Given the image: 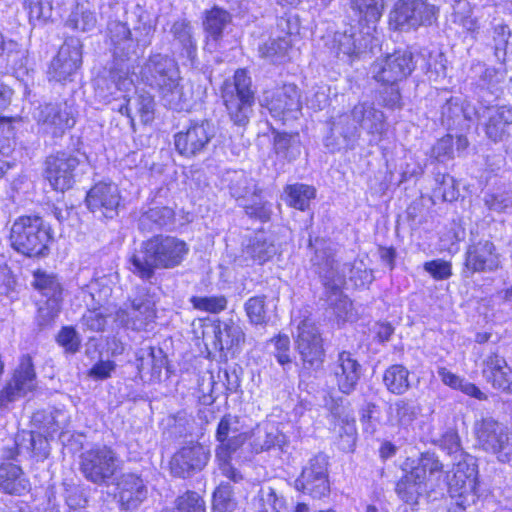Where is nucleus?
Here are the masks:
<instances>
[{
  "mask_svg": "<svg viewBox=\"0 0 512 512\" xmlns=\"http://www.w3.org/2000/svg\"><path fill=\"white\" fill-rule=\"evenodd\" d=\"M469 120L460 98L451 96L441 106V122L447 129L462 127Z\"/></svg>",
  "mask_w": 512,
  "mask_h": 512,
  "instance_id": "obj_40",
  "label": "nucleus"
},
{
  "mask_svg": "<svg viewBox=\"0 0 512 512\" xmlns=\"http://www.w3.org/2000/svg\"><path fill=\"white\" fill-rule=\"evenodd\" d=\"M36 387L37 376L32 357L29 354L23 355L11 379L0 390V410L8 408L9 404L24 397Z\"/></svg>",
  "mask_w": 512,
  "mask_h": 512,
  "instance_id": "obj_11",
  "label": "nucleus"
},
{
  "mask_svg": "<svg viewBox=\"0 0 512 512\" xmlns=\"http://www.w3.org/2000/svg\"><path fill=\"white\" fill-rule=\"evenodd\" d=\"M141 79L147 85L162 89L174 83L176 80H182L177 63L170 57L162 54L151 55L140 71Z\"/></svg>",
  "mask_w": 512,
  "mask_h": 512,
  "instance_id": "obj_16",
  "label": "nucleus"
},
{
  "mask_svg": "<svg viewBox=\"0 0 512 512\" xmlns=\"http://www.w3.org/2000/svg\"><path fill=\"white\" fill-rule=\"evenodd\" d=\"M332 373L339 391L349 395L356 389L360 380L361 365L350 352L341 351L332 364Z\"/></svg>",
  "mask_w": 512,
  "mask_h": 512,
  "instance_id": "obj_24",
  "label": "nucleus"
},
{
  "mask_svg": "<svg viewBox=\"0 0 512 512\" xmlns=\"http://www.w3.org/2000/svg\"><path fill=\"white\" fill-rule=\"evenodd\" d=\"M24 4L33 26L53 21L52 0H25Z\"/></svg>",
  "mask_w": 512,
  "mask_h": 512,
  "instance_id": "obj_50",
  "label": "nucleus"
},
{
  "mask_svg": "<svg viewBox=\"0 0 512 512\" xmlns=\"http://www.w3.org/2000/svg\"><path fill=\"white\" fill-rule=\"evenodd\" d=\"M189 249L176 237L155 235L134 250L129 262L131 271L143 280H150L156 269H172L182 263Z\"/></svg>",
  "mask_w": 512,
  "mask_h": 512,
  "instance_id": "obj_1",
  "label": "nucleus"
},
{
  "mask_svg": "<svg viewBox=\"0 0 512 512\" xmlns=\"http://www.w3.org/2000/svg\"><path fill=\"white\" fill-rule=\"evenodd\" d=\"M163 104L175 111L189 110L194 103L193 85L176 80L160 92Z\"/></svg>",
  "mask_w": 512,
  "mask_h": 512,
  "instance_id": "obj_26",
  "label": "nucleus"
},
{
  "mask_svg": "<svg viewBox=\"0 0 512 512\" xmlns=\"http://www.w3.org/2000/svg\"><path fill=\"white\" fill-rule=\"evenodd\" d=\"M82 63V43L76 37H69L52 60L49 76L57 82L70 81Z\"/></svg>",
  "mask_w": 512,
  "mask_h": 512,
  "instance_id": "obj_17",
  "label": "nucleus"
},
{
  "mask_svg": "<svg viewBox=\"0 0 512 512\" xmlns=\"http://www.w3.org/2000/svg\"><path fill=\"white\" fill-rule=\"evenodd\" d=\"M359 128L369 135L380 138L386 131L384 113L372 102H359L353 107L350 115L344 114L338 117L333 123L332 131L349 140L357 136Z\"/></svg>",
  "mask_w": 512,
  "mask_h": 512,
  "instance_id": "obj_4",
  "label": "nucleus"
},
{
  "mask_svg": "<svg viewBox=\"0 0 512 512\" xmlns=\"http://www.w3.org/2000/svg\"><path fill=\"white\" fill-rule=\"evenodd\" d=\"M426 482L418 481L410 471L396 484V493L406 503L416 504L419 496L425 491Z\"/></svg>",
  "mask_w": 512,
  "mask_h": 512,
  "instance_id": "obj_46",
  "label": "nucleus"
},
{
  "mask_svg": "<svg viewBox=\"0 0 512 512\" xmlns=\"http://www.w3.org/2000/svg\"><path fill=\"white\" fill-rule=\"evenodd\" d=\"M285 193L289 206L302 211L308 208L310 200L315 197V189L312 186L298 183L287 186Z\"/></svg>",
  "mask_w": 512,
  "mask_h": 512,
  "instance_id": "obj_49",
  "label": "nucleus"
},
{
  "mask_svg": "<svg viewBox=\"0 0 512 512\" xmlns=\"http://www.w3.org/2000/svg\"><path fill=\"white\" fill-rule=\"evenodd\" d=\"M251 506L255 512H286L284 498L278 496L270 486L259 489L251 501Z\"/></svg>",
  "mask_w": 512,
  "mask_h": 512,
  "instance_id": "obj_38",
  "label": "nucleus"
},
{
  "mask_svg": "<svg viewBox=\"0 0 512 512\" xmlns=\"http://www.w3.org/2000/svg\"><path fill=\"white\" fill-rule=\"evenodd\" d=\"M45 175L54 190L65 191L75 183L77 169L86 165L84 155L58 151L46 158Z\"/></svg>",
  "mask_w": 512,
  "mask_h": 512,
  "instance_id": "obj_9",
  "label": "nucleus"
},
{
  "mask_svg": "<svg viewBox=\"0 0 512 512\" xmlns=\"http://www.w3.org/2000/svg\"><path fill=\"white\" fill-rule=\"evenodd\" d=\"M215 133L214 125L207 120L191 122L174 135L175 149L186 158L203 155L209 150Z\"/></svg>",
  "mask_w": 512,
  "mask_h": 512,
  "instance_id": "obj_8",
  "label": "nucleus"
},
{
  "mask_svg": "<svg viewBox=\"0 0 512 512\" xmlns=\"http://www.w3.org/2000/svg\"><path fill=\"white\" fill-rule=\"evenodd\" d=\"M372 37L357 28L350 26L344 31L336 32L333 37V48L336 56L347 62H353L369 53Z\"/></svg>",
  "mask_w": 512,
  "mask_h": 512,
  "instance_id": "obj_22",
  "label": "nucleus"
},
{
  "mask_svg": "<svg viewBox=\"0 0 512 512\" xmlns=\"http://www.w3.org/2000/svg\"><path fill=\"white\" fill-rule=\"evenodd\" d=\"M147 496V491H132L127 489L124 491H118V503L120 508L125 511H133L139 507Z\"/></svg>",
  "mask_w": 512,
  "mask_h": 512,
  "instance_id": "obj_63",
  "label": "nucleus"
},
{
  "mask_svg": "<svg viewBox=\"0 0 512 512\" xmlns=\"http://www.w3.org/2000/svg\"><path fill=\"white\" fill-rule=\"evenodd\" d=\"M309 248L313 251L310 258L311 267L320 277L323 286L344 280V270L340 271L330 242L316 238L309 241Z\"/></svg>",
  "mask_w": 512,
  "mask_h": 512,
  "instance_id": "obj_15",
  "label": "nucleus"
},
{
  "mask_svg": "<svg viewBox=\"0 0 512 512\" xmlns=\"http://www.w3.org/2000/svg\"><path fill=\"white\" fill-rule=\"evenodd\" d=\"M251 78L246 70L235 71L233 80H226L222 90V98L228 115L233 124L245 127L250 120L255 103L254 91L251 88Z\"/></svg>",
  "mask_w": 512,
  "mask_h": 512,
  "instance_id": "obj_3",
  "label": "nucleus"
},
{
  "mask_svg": "<svg viewBox=\"0 0 512 512\" xmlns=\"http://www.w3.org/2000/svg\"><path fill=\"white\" fill-rule=\"evenodd\" d=\"M62 299L49 298L44 306L38 310V321L40 326L49 325L58 316L60 312V303Z\"/></svg>",
  "mask_w": 512,
  "mask_h": 512,
  "instance_id": "obj_64",
  "label": "nucleus"
},
{
  "mask_svg": "<svg viewBox=\"0 0 512 512\" xmlns=\"http://www.w3.org/2000/svg\"><path fill=\"white\" fill-rule=\"evenodd\" d=\"M215 337L221 349L232 350L238 348L245 340L241 326L233 321L222 322L218 325Z\"/></svg>",
  "mask_w": 512,
  "mask_h": 512,
  "instance_id": "obj_44",
  "label": "nucleus"
},
{
  "mask_svg": "<svg viewBox=\"0 0 512 512\" xmlns=\"http://www.w3.org/2000/svg\"><path fill=\"white\" fill-rule=\"evenodd\" d=\"M66 416L60 410L51 412L37 411L32 416V423L42 434L52 437L65 427Z\"/></svg>",
  "mask_w": 512,
  "mask_h": 512,
  "instance_id": "obj_42",
  "label": "nucleus"
},
{
  "mask_svg": "<svg viewBox=\"0 0 512 512\" xmlns=\"http://www.w3.org/2000/svg\"><path fill=\"white\" fill-rule=\"evenodd\" d=\"M295 347L304 369L317 370L322 366L325 358L323 339L311 319L305 318L298 324Z\"/></svg>",
  "mask_w": 512,
  "mask_h": 512,
  "instance_id": "obj_10",
  "label": "nucleus"
},
{
  "mask_svg": "<svg viewBox=\"0 0 512 512\" xmlns=\"http://www.w3.org/2000/svg\"><path fill=\"white\" fill-rule=\"evenodd\" d=\"M483 375L493 387L512 393V370L503 357L497 354L485 360Z\"/></svg>",
  "mask_w": 512,
  "mask_h": 512,
  "instance_id": "obj_28",
  "label": "nucleus"
},
{
  "mask_svg": "<svg viewBox=\"0 0 512 512\" xmlns=\"http://www.w3.org/2000/svg\"><path fill=\"white\" fill-rule=\"evenodd\" d=\"M121 196L114 183L100 182L87 193L88 209L99 219H113L118 215Z\"/></svg>",
  "mask_w": 512,
  "mask_h": 512,
  "instance_id": "obj_18",
  "label": "nucleus"
},
{
  "mask_svg": "<svg viewBox=\"0 0 512 512\" xmlns=\"http://www.w3.org/2000/svg\"><path fill=\"white\" fill-rule=\"evenodd\" d=\"M33 117L39 130L52 138H61L76 124V110L67 101L39 105Z\"/></svg>",
  "mask_w": 512,
  "mask_h": 512,
  "instance_id": "obj_7",
  "label": "nucleus"
},
{
  "mask_svg": "<svg viewBox=\"0 0 512 512\" xmlns=\"http://www.w3.org/2000/svg\"><path fill=\"white\" fill-rule=\"evenodd\" d=\"M57 342L66 352L74 354L80 348L81 338L73 327H63L57 335Z\"/></svg>",
  "mask_w": 512,
  "mask_h": 512,
  "instance_id": "obj_62",
  "label": "nucleus"
},
{
  "mask_svg": "<svg viewBox=\"0 0 512 512\" xmlns=\"http://www.w3.org/2000/svg\"><path fill=\"white\" fill-rule=\"evenodd\" d=\"M411 471L418 481L427 482L432 477H437V479L440 477L443 472V464L435 453L424 452L421 453L417 466L413 467Z\"/></svg>",
  "mask_w": 512,
  "mask_h": 512,
  "instance_id": "obj_45",
  "label": "nucleus"
},
{
  "mask_svg": "<svg viewBox=\"0 0 512 512\" xmlns=\"http://www.w3.org/2000/svg\"><path fill=\"white\" fill-rule=\"evenodd\" d=\"M119 463L116 452L106 445L91 448L80 455L82 475L99 486H108L113 482Z\"/></svg>",
  "mask_w": 512,
  "mask_h": 512,
  "instance_id": "obj_6",
  "label": "nucleus"
},
{
  "mask_svg": "<svg viewBox=\"0 0 512 512\" xmlns=\"http://www.w3.org/2000/svg\"><path fill=\"white\" fill-rule=\"evenodd\" d=\"M296 488L313 498H322L330 492L328 459L324 454L312 457L295 481Z\"/></svg>",
  "mask_w": 512,
  "mask_h": 512,
  "instance_id": "obj_12",
  "label": "nucleus"
},
{
  "mask_svg": "<svg viewBox=\"0 0 512 512\" xmlns=\"http://www.w3.org/2000/svg\"><path fill=\"white\" fill-rule=\"evenodd\" d=\"M231 14L217 6L205 11L203 29L207 34V45L211 42L217 43L222 39L225 29L231 24Z\"/></svg>",
  "mask_w": 512,
  "mask_h": 512,
  "instance_id": "obj_30",
  "label": "nucleus"
},
{
  "mask_svg": "<svg viewBox=\"0 0 512 512\" xmlns=\"http://www.w3.org/2000/svg\"><path fill=\"white\" fill-rule=\"evenodd\" d=\"M266 106L271 116L283 124L297 119L301 113L302 101L295 84H284L265 96Z\"/></svg>",
  "mask_w": 512,
  "mask_h": 512,
  "instance_id": "obj_14",
  "label": "nucleus"
},
{
  "mask_svg": "<svg viewBox=\"0 0 512 512\" xmlns=\"http://www.w3.org/2000/svg\"><path fill=\"white\" fill-rule=\"evenodd\" d=\"M246 314L252 324L260 325L266 321L265 297H251L245 303Z\"/></svg>",
  "mask_w": 512,
  "mask_h": 512,
  "instance_id": "obj_61",
  "label": "nucleus"
},
{
  "mask_svg": "<svg viewBox=\"0 0 512 512\" xmlns=\"http://www.w3.org/2000/svg\"><path fill=\"white\" fill-rule=\"evenodd\" d=\"M438 375L445 385L453 388H460L464 393L480 398V390L477 386L464 381L445 367H440L438 369Z\"/></svg>",
  "mask_w": 512,
  "mask_h": 512,
  "instance_id": "obj_58",
  "label": "nucleus"
},
{
  "mask_svg": "<svg viewBox=\"0 0 512 512\" xmlns=\"http://www.w3.org/2000/svg\"><path fill=\"white\" fill-rule=\"evenodd\" d=\"M290 48V40L287 37L271 39L259 48L263 58L276 63L281 62Z\"/></svg>",
  "mask_w": 512,
  "mask_h": 512,
  "instance_id": "obj_53",
  "label": "nucleus"
},
{
  "mask_svg": "<svg viewBox=\"0 0 512 512\" xmlns=\"http://www.w3.org/2000/svg\"><path fill=\"white\" fill-rule=\"evenodd\" d=\"M165 364L166 356L161 348L148 346L136 352V368L141 379L160 377Z\"/></svg>",
  "mask_w": 512,
  "mask_h": 512,
  "instance_id": "obj_27",
  "label": "nucleus"
},
{
  "mask_svg": "<svg viewBox=\"0 0 512 512\" xmlns=\"http://www.w3.org/2000/svg\"><path fill=\"white\" fill-rule=\"evenodd\" d=\"M273 149L277 157L288 162L296 160L301 154L298 134H289L273 130Z\"/></svg>",
  "mask_w": 512,
  "mask_h": 512,
  "instance_id": "obj_31",
  "label": "nucleus"
},
{
  "mask_svg": "<svg viewBox=\"0 0 512 512\" xmlns=\"http://www.w3.org/2000/svg\"><path fill=\"white\" fill-rule=\"evenodd\" d=\"M96 24L97 19L95 13L86 9L83 5H78L76 9L71 12L66 21L67 27L81 32L94 30Z\"/></svg>",
  "mask_w": 512,
  "mask_h": 512,
  "instance_id": "obj_52",
  "label": "nucleus"
},
{
  "mask_svg": "<svg viewBox=\"0 0 512 512\" xmlns=\"http://www.w3.org/2000/svg\"><path fill=\"white\" fill-rule=\"evenodd\" d=\"M229 192L237 200L258 197L261 189L257 182L244 171H233L229 174Z\"/></svg>",
  "mask_w": 512,
  "mask_h": 512,
  "instance_id": "obj_35",
  "label": "nucleus"
},
{
  "mask_svg": "<svg viewBox=\"0 0 512 512\" xmlns=\"http://www.w3.org/2000/svg\"><path fill=\"white\" fill-rule=\"evenodd\" d=\"M170 33L174 42L182 48L187 58L193 60L197 52V41L191 23L186 19L177 20L172 24Z\"/></svg>",
  "mask_w": 512,
  "mask_h": 512,
  "instance_id": "obj_33",
  "label": "nucleus"
},
{
  "mask_svg": "<svg viewBox=\"0 0 512 512\" xmlns=\"http://www.w3.org/2000/svg\"><path fill=\"white\" fill-rule=\"evenodd\" d=\"M134 110L142 123L148 124L154 119L155 101L151 94L142 92L132 98Z\"/></svg>",
  "mask_w": 512,
  "mask_h": 512,
  "instance_id": "obj_57",
  "label": "nucleus"
},
{
  "mask_svg": "<svg viewBox=\"0 0 512 512\" xmlns=\"http://www.w3.org/2000/svg\"><path fill=\"white\" fill-rule=\"evenodd\" d=\"M155 317V303L145 293L135 297L130 305L120 308L116 313V321L135 331L147 330Z\"/></svg>",
  "mask_w": 512,
  "mask_h": 512,
  "instance_id": "obj_19",
  "label": "nucleus"
},
{
  "mask_svg": "<svg viewBox=\"0 0 512 512\" xmlns=\"http://www.w3.org/2000/svg\"><path fill=\"white\" fill-rule=\"evenodd\" d=\"M344 280L337 281L331 285L324 286L325 300L334 314L340 319H348L352 311V303L349 298L343 294L341 285Z\"/></svg>",
  "mask_w": 512,
  "mask_h": 512,
  "instance_id": "obj_37",
  "label": "nucleus"
},
{
  "mask_svg": "<svg viewBox=\"0 0 512 512\" xmlns=\"http://www.w3.org/2000/svg\"><path fill=\"white\" fill-rule=\"evenodd\" d=\"M505 80V70L502 64L499 68H486L482 75V101L490 103L497 99L503 93V83Z\"/></svg>",
  "mask_w": 512,
  "mask_h": 512,
  "instance_id": "obj_39",
  "label": "nucleus"
},
{
  "mask_svg": "<svg viewBox=\"0 0 512 512\" xmlns=\"http://www.w3.org/2000/svg\"><path fill=\"white\" fill-rule=\"evenodd\" d=\"M236 507L231 482H221L213 493V512H234Z\"/></svg>",
  "mask_w": 512,
  "mask_h": 512,
  "instance_id": "obj_51",
  "label": "nucleus"
},
{
  "mask_svg": "<svg viewBox=\"0 0 512 512\" xmlns=\"http://www.w3.org/2000/svg\"><path fill=\"white\" fill-rule=\"evenodd\" d=\"M173 512H205V502L200 495L193 491H188L179 496L175 501Z\"/></svg>",
  "mask_w": 512,
  "mask_h": 512,
  "instance_id": "obj_60",
  "label": "nucleus"
},
{
  "mask_svg": "<svg viewBox=\"0 0 512 512\" xmlns=\"http://www.w3.org/2000/svg\"><path fill=\"white\" fill-rule=\"evenodd\" d=\"M284 434L277 428L270 425L257 426L252 433L251 445L256 453L271 449L276 445H281L284 441Z\"/></svg>",
  "mask_w": 512,
  "mask_h": 512,
  "instance_id": "obj_43",
  "label": "nucleus"
},
{
  "mask_svg": "<svg viewBox=\"0 0 512 512\" xmlns=\"http://www.w3.org/2000/svg\"><path fill=\"white\" fill-rule=\"evenodd\" d=\"M413 55L407 50H398L371 66L373 78L382 84H397L414 70Z\"/></svg>",
  "mask_w": 512,
  "mask_h": 512,
  "instance_id": "obj_13",
  "label": "nucleus"
},
{
  "mask_svg": "<svg viewBox=\"0 0 512 512\" xmlns=\"http://www.w3.org/2000/svg\"><path fill=\"white\" fill-rule=\"evenodd\" d=\"M351 9L357 14L359 21L367 24L379 21L384 10V0H349Z\"/></svg>",
  "mask_w": 512,
  "mask_h": 512,
  "instance_id": "obj_47",
  "label": "nucleus"
},
{
  "mask_svg": "<svg viewBox=\"0 0 512 512\" xmlns=\"http://www.w3.org/2000/svg\"><path fill=\"white\" fill-rule=\"evenodd\" d=\"M210 451L199 443H190L177 451L171 461L170 470L174 476L186 478L200 472L208 463Z\"/></svg>",
  "mask_w": 512,
  "mask_h": 512,
  "instance_id": "obj_20",
  "label": "nucleus"
},
{
  "mask_svg": "<svg viewBox=\"0 0 512 512\" xmlns=\"http://www.w3.org/2000/svg\"><path fill=\"white\" fill-rule=\"evenodd\" d=\"M413 0H398L389 14V25L394 30L416 29Z\"/></svg>",
  "mask_w": 512,
  "mask_h": 512,
  "instance_id": "obj_32",
  "label": "nucleus"
},
{
  "mask_svg": "<svg viewBox=\"0 0 512 512\" xmlns=\"http://www.w3.org/2000/svg\"><path fill=\"white\" fill-rule=\"evenodd\" d=\"M485 205L491 211L502 212L512 205V197L504 185L488 192L485 196Z\"/></svg>",
  "mask_w": 512,
  "mask_h": 512,
  "instance_id": "obj_59",
  "label": "nucleus"
},
{
  "mask_svg": "<svg viewBox=\"0 0 512 512\" xmlns=\"http://www.w3.org/2000/svg\"><path fill=\"white\" fill-rule=\"evenodd\" d=\"M276 246L270 235L265 233L256 234L244 250L247 257L262 264L276 254Z\"/></svg>",
  "mask_w": 512,
  "mask_h": 512,
  "instance_id": "obj_36",
  "label": "nucleus"
},
{
  "mask_svg": "<svg viewBox=\"0 0 512 512\" xmlns=\"http://www.w3.org/2000/svg\"><path fill=\"white\" fill-rule=\"evenodd\" d=\"M34 277L35 288L41 291L44 296L48 299H62V288L56 276L44 272H36Z\"/></svg>",
  "mask_w": 512,
  "mask_h": 512,
  "instance_id": "obj_54",
  "label": "nucleus"
},
{
  "mask_svg": "<svg viewBox=\"0 0 512 512\" xmlns=\"http://www.w3.org/2000/svg\"><path fill=\"white\" fill-rule=\"evenodd\" d=\"M50 228L40 217L18 218L10 231L11 246L27 257H44L49 253Z\"/></svg>",
  "mask_w": 512,
  "mask_h": 512,
  "instance_id": "obj_2",
  "label": "nucleus"
},
{
  "mask_svg": "<svg viewBox=\"0 0 512 512\" xmlns=\"http://www.w3.org/2000/svg\"><path fill=\"white\" fill-rule=\"evenodd\" d=\"M111 50L115 60L124 62L137 55L138 46L147 47L151 43L154 28L151 24L144 23L135 28V37L126 23L112 20L107 26Z\"/></svg>",
  "mask_w": 512,
  "mask_h": 512,
  "instance_id": "obj_5",
  "label": "nucleus"
},
{
  "mask_svg": "<svg viewBox=\"0 0 512 512\" xmlns=\"http://www.w3.org/2000/svg\"><path fill=\"white\" fill-rule=\"evenodd\" d=\"M482 449L495 454L501 462H509L512 459V434L494 419H482Z\"/></svg>",
  "mask_w": 512,
  "mask_h": 512,
  "instance_id": "obj_21",
  "label": "nucleus"
},
{
  "mask_svg": "<svg viewBox=\"0 0 512 512\" xmlns=\"http://www.w3.org/2000/svg\"><path fill=\"white\" fill-rule=\"evenodd\" d=\"M30 483L21 467L7 463L0 466V490L12 495L28 492Z\"/></svg>",
  "mask_w": 512,
  "mask_h": 512,
  "instance_id": "obj_29",
  "label": "nucleus"
},
{
  "mask_svg": "<svg viewBox=\"0 0 512 512\" xmlns=\"http://www.w3.org/2000/svg\"><path fill=\"white\" fill-rule=\"evenodd\" d=\"M246 438L240 417L232 414L224 415L216 430V439L220 442L217 456L221 459L229 457L245 443Z\"/></svg>",
  "mask_w": 512,
  "mask_h": 512,
  "instance_id": "obj_23",
  "label": "nucleus"
},
{
  "mask_svg": "<svg viewBox=\"0 0 512 512\" xmlns=\"http://www.w3.org/2000/svg\"><path fill=\"white\" fill-rule=\"evenodd\" d=\"M387 413L391 425L407 426L416 418L415 407L406 399H398L390 404Z\"/></svg>",
  "mask_w": 512,
  "mask_h": 512,
  "instance_id": "obj_48",
  "label": "nucleus"
},
{
  "mask_svg": "<svg viewBox=\"0 0 512 512\" xmlns=\"http://www.w3.org/2000/svg\"><path fill=\"white\" fill-rule=\"evenodd\" d=\"M413 9L415 17L418 18L416 28L430 26L436 22L439 9L435 5L428 3L426 0H413Z\"/></svg>",
  "mask_w": 512,
  "mask_h": 512,
  "instance_id": "obj_56",
  "label": "nucleus"
},
{
  "mask_svg": "<svg viewBox=\"0 0 512 512\" xmlns=\"http://www.w3.org/2000/svg\"><path fill=\"white\" fill-rule=\"evenodd\" d=\"M174 211L169 207H155L144 212L138 220L142 232H153L172 224Z\"/></svg>",
  "mask_w": 512,
  "mask_h": 512,
  "instance_id": "obj_34",
  "label": "nucleus"
},
{
  "mask_svg": "<svg viewBox=\"0 0 512 512\" xmlns=\"http://www.w3.org/2000/svg\"><path fill=\"white\" fill-rule=\"evenodd\" d=\"M409 370L401 365L389 366L383 374V383L386 389L395 395H403L410 389Z\"/></svg>",
  "mask_w": 512,
  "mask_h": 512,
  "instance_id": "obj_41",
  "label": "nucleus"
},
{
  "mask_svg": "<svg viewBox=\"0 0 512 512\" xmlns=\"http://www.w3.org/2000/svg\"><path fill=\"white\" fill-rule=\"evenodd\" d=\"M190 302L195 309L214 314L220 313L227 307V298L224 295L193 296Z\"/></svg>",
  "mask_w": 512,
  "mask_h": 512,
  "instance_id": "obj_55",
  "label": "nucleus"
},
{
  "mask_svg": "<svg viewBox=\"0 0 512 512\" xmlns=\"http://www.w3.org/2000/svg\"><path fill=\"white\" fill-rule=\"evenodd\" d=\"M485 117L487 137L494 142L504 140L512 125V109L507 106L486 107Z\"/></svg>",
  "mask_w": 512,
  "mask_h": 512,
  "instance_id": "obj_25",
  "label": "nucleus"
}]
</instances>
